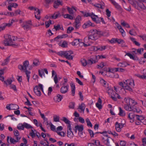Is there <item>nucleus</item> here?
Wrapping results in <instances>:
<instances>
[{
  "label": "nucleus",
  "mask_w": 146,
  "mask_h": 146,
  "mask_svg": "<svg viewBox=\"0 0 146 146\" xmlns=\"http://www.w3.org/2000/svg\"><path fill=\"white\" fill-rule=\"evenodd\" d=\"M124 101L127 103L124 106L125 110L128 111H133L134 112H141L140 109L137 106V102L134 100L128 98H125Z\"/></svg>",
  "instance_id": "obj_1"
},
{
  "label": "nucleus",
  "mask_w": 146,
  "mask_h": 146,
  "mask_svg": "<svg viewBox=\"0 0 146 146\" xmlns=\"http://www.w3.org/2000/svg\"><path fill=\"white\" fill-rule=\"evenodd\" d=\"M100 82L106 88L108 94L113 100L117 101V98L120 99L121 98L118 94L113 91V89L108 88V84L104 79L100 78Z\"/></svg>",
  "instance_id": "obj_2"
},
{
  "label": "nucleus",
  "mask_w": 146,
  "mask_h": 146,
  "mask_svg": "<svg viewBox=\"0 0 146 146\" xmlns=\"http://www.w3.org/2000/svg\"><path fill=\"white\" fill-rule=\"evenodd\" d=\"M119 84L123 88L124 91L126 90L132 91L135 86L134 80L132 79L124 80L123 82H119Z\"/></svg>",
  "instance_id": "obj_3"
},
{
  "label": "nucleus",
  "mask_w": 146,
  "mask_h": 146,
  "mask_svg": "<svg viewBox=\"0 0 146 146\" xmlns=\"http://www.w3.org/2000/svg\"><path fill=\"white\" fill-rule=\"evenodd\" d=\"M108 33L98 31L96 29H91L89 33V36L91 40H96L99 38L100 36H107Z\"/></svg>",
  "instance_id": "obj_4"
},
{
  "label": "nucleus",
  "mask_w": 146,
  "mask_h": 146,
  "mask_svg": "<svg viewBox=\"0 0 146 146\" xmlns=\"http://www.w3.org/2000/svg\"><path fill=\"white\" fill-rule=\"evenodd\" d=\"M4 40L3 41V43L5 46H11L13 47L17 46V44L14 43L16 39L15 36L6 34L4 35Z\"/></svg>",
  "instance_id": "obj_5"
},
{
  "label": "nucleus",
  "mask_w": 146,
  "mask_h": 146,
  "mask_svg": "<svg viewBox=\"0 0 146 146\" xmlns=\"http://www.w3.org/2000/svg\"><path fill=\"white\" fill-rule=\"evenodd\" d=\"M99 57H100L99 56H93L91 57L90 59L88 60H87L84 58H82L81 59L80 62L82 65L84 66H85L86 65L90 66L97 62V58Z\"/></svg>",
  "instance_id": "obj_6"
},
{
  "label": "nucleus",
  "mask_w": 146,
  "mask_h": 146,
  "mask_svg": "<svg viewBox=\"0 0 146 146\" xmlns=\"http://www.w3.org/2000/svg\"><path fill=\"white\" fill-rule=\"evenodd\" d=\"M105 136L106 138H102L103 142L107 146H111L114 143L113 139L110 137H108L107 135H106Z\"/></svg>",
  "instance_id": "obj_7"
},
{
  "label": "nucleus",
  "mask_w": 146,
  "mask_h": 146,
  "mask_svg": "<svg viewBox=\"0 0 146 146\" xmlns=\"http://www.w3.org/2000/svg\"><path fill=\"white\" fill-rule=\"evenodd\" d=\"M29 9L31 10H34L35 11L34 12L35 17L38 20L40 19V12L39 10L37 8L34 7H33L31 6L29 7Z\"/></svg>",
  "instance_id": "obj_8"
},
{
  "label": "nucleus",
  "mask_w": 146,
  "mask_h": 146,
  "mask_svg": "<svg viewBox=\"0 0 146 146\" xmlns=\"http://www.w3.org/2000/svg\"><path fill=\"white\" fill-rule=\"evenodd\" d=\"M33 25L32 23L31 20L26 21L25 24L23 25L22 26L24 30L27 31L30 29Z\"/></svg>",
  "instance_id": "obj_9"
},
{
  "label": "nucleus",
  "mask_w": 146,
  "mask_h": 146,
  "mask_svg": "<svg viewBox=\"0 0 146 146\" xmlns=\"http://www.w3.org/2000/svg\"><path fill=\"white\" fill-rule=\"evenodd\" d=\"M115 129L117 132H120L121 131V129L125 125V123H119L118 122H116L115 124Z\"/></svg>",
  "instance_id": "obj_10"
},
{
  "label": "nucleus",
  "mask_w": 146,
  "mask_h": 146,
  "mask_svg": "<svg viewBox=\"0 0 146 146\" xmlns=\"http://www.w3.org/2000/svg\"><path fill=\"white\" fill-rule=\"evenodd\" d=\"M23 65L20 64L18 66L19 69L22 70H27V67L29 65V63L28 60H26L23 62Z\"/></svg>",
  "instance_id": "obj_11"
},
{
  "label": "nucleus",
  "mask_w": 146,
  "mask_h": 146,
  "mask_svg": "<svg viewBox=\"0 0 146 146\" xmlns=\"http://www.w3.org/2000/svg\"><path fill=\"white\" fill-rule=\"evenodd\" d=\"M63 86L61 88L60 92L62 94H65L68 92L69 86L68 85H66L65 83H63Z\"/></svg>",
  "instance_id": "obj_12"
},
{
  "label": "nucleus",
  "mask_w": 146,
  "mask_h": 146,
  "mask_svg": "<svg viewBox=\"0 0 146 146\" xmlns=\"http://www.w3.org/2000/svg\"><path fill=\"white\" fill-rule=\"evenodd\" d=\"M73 54V51H65L64 57L68 59L72 60L73 56H71V55Z\"/></svg>",
  "instance_id": "obj_13"
},
{
  "label": "nucleus",
  "mask_w": 146,
  "mask_h": 146,
  "mask_svg": "<svg viewBox=\"0 0 146 146\" xmlns=\"http://www.w3.org/2000/svg\"><path fill=\"white\" fill-rule=\"evenodd\" d=\"M67 136L70 138H72L74 136V134L72 131V128L71 125H69L67 126Z\"/></svg>",
  "instance_id": "obj_14"
},
{
  "label": "nucleus",
  "mask_w": 146,
  "mask_h": 146,
  "mask_svg": "<svg viewBox=\"0 0 146 146\" xmlns=\"http://www.w3.org/2000/svg\"><path fill=\"white\" fill-rule=\"evenodd\" d=\"M132 53L133 54H142L143 51V48H139L138 49H133Z\"/></svg>",
  "instance_id": "obj_15"
},
{
  "label": "nucleus",
  "mask_w": 146,
  "mask_h": 146,
  "mask_svg": "<svg viewBox=\"0 0 146 146\" xmlns=\"http://www.w3.org/2000/svg\"><path fill=\"white\" fill-rule=\"evenodd\" d=\"M115 25L119 31L122 36H125V32L124 29L122 28L121 26L117 23H116Z\"/></svg>",
  "instance_id": "obj_16"
},
{
  "label": "nucleus",
  "mask_w": 146,
  "mask_h": 146,
  "mask_svg": "<svg viewBox=\"0 0 146 146\" xmlns=\"http://www.w3.org/2000/svg\"><path fill=\"white\" fill-rule=\"evenodd\" d=\"M90 17L93 21L97 23H99L98 20L99 18L98 15H96L93 13H92Z\"/></svg>",
  "instance_id": "obj_17"
},
{
  "label": "nucleus",
  "mask_w": 146,
  "mask_h": 146,
  "mask_svg": "<svg viewBox=\"0 0 146 146\" xmlns=\"http://www.w3.org/2000/svg\"><path fill=\"white\" fill-rule=\"evenodd\" d=\"M86 107L85 104L83 103H82L80 104H79L78 109L80 112L84 113Z\"/></svg>",
  "instance_id": "obj_18"
},
{
  "label": "nucleus",
  "mask_w": 146,
  "mask_h": 146,
  "mask_svg": "<svg viewBox=\"0 0 146 146\" xmlns=\"http://www.w3.org/2000/svg\"><path fill=\"white\" fill-rule=\"evenodd\" d=\"M135 116V115L133 113H130L128 114L127 118L130 120V122L132 123L134 121Z\"/></svg>",
  "instance_id": "obj_19"
},
{
  "label": "nucleus",
  "mask_w": 146,
  "mask_h": 146,
  "mask_svg": "<svg viewBox=\"0 0 146 146\" xmlns=\"http://www.w3.org/2000/svg\"><path fill=\"white\" fill-rule=\"evenodd\" d=\"M82 40L80 39H75L74 41L72 42V44L73 46L79 44V45L81 44Z\"/></svg>",
  "instance_id": "obj_20"
},
{
  "label": "nucleus",
  "mask_w": 146,
  "mask_h": 146,
  "mask_svg": "<svg viewBox=\"0 0 146 146\" xmlns=\"http://www.w3.org/2000/svg\"><path fill=\"white\" fill-rule=\"evenodd\" d=\"M62 96L59 94H58L54 97V100L56 102H59L62 100Z\"/></svg>",
  "instance_id": "obj_21"
},
{
  "label": "nucleus",
  "mask_w": 146,
  "mask_h": 146,
  "mask_svg": "<svg viewBox=\"0 0 146 146\" xmlns=\"http://www.w3.org/2000/svg\"><path fill=\"white\" fill-rule=\"evenodd\" d=\"M94 6L97 8L103 9L105 7V4L104 2H102L100 4H95Z\"/></svg>",
  "instance_id": "obj_22"
},
{
  "label": "nucleus",
  "mask_w": 146,
  "mask_h": 146,
  "mask_svg": "<svg viewBox=\"0 0 146 146\" xmlns=\"http://www.w3.org/2000/svg\"><path fill=\"white\" fill-rule=\"evenodd\" d=\"M111 3L114 6L115 8L119 11H121L122 8L117 3H116L115 1L113 0Z\"/></svg>",
  "instance_id": "obj_23"
},
{
  "label": "nucleus",
  "mask_w": 146,
  "mask_h": 146,
  "mask_svg": "<svg viewBox=\"0 0 146 146\" xmlns=\"http://www.w3.org/2000/svg\"><path fill=\"white\" fill-rule=\"evenodd\" d=\"M38 86H35L34 88V91L35 94L38 96H40L41 93L40 90L38 89Z\"/></svg>",
  "instance_id": "obj_24"
},
{
  "label": "nucleus",
  "mask_w": 146,
  "mask_h": 146,
  "mask_svg": "<svg viewBox=\"0 0 146 146\" xmlns=\"http://www.w3.org/2000/svg\"><path fill=\"white\" fill-rule=\"evenodd\" d=\"M68 36V35L66 34H63L62 35H60L57 36L56 37L54 38V40L57 41L59 38H66Z\"/></svg>",
  "instance_id": "obj_25"
},
{
  "label": "nucleus",
  "mask_w": 146,
  "mask_h": 146,
  "mask_svg": "<svg viewBox=\"0 0 146 146\" xmlns=\"http://www.w3.org/2000/svg\"><path fill=\"white\" fill-rule=\"evenodd\" d=\"M117 42L118 44H121V46L122 47H124L125 46V41L122 39L117 38Z\"/></svg>",
  "instance_id": "obj_26"
},
{
  "label": "nucleus",
  "mask_w": 146,
  "mask_h": 146,
  "mask_svg": "<svg viewBox=\"0 0 146 146\" xmlns=\"http://www.w3.org/2000/svg\"><path fill=\"white\" fill-rule=\"evenodd\" d=\"M40 64V62L38 59H35L33 60V63L32 65V67L36 66Z\"/></svg>",
  "instance_id": "obj_27"
},
{
  "label": "nucleus",
  "mask_w": 146,
  "mask_h": 146,
  "mask_svg": "<svg viewBox=\"0 0 146 146\" xmlns=\"http://www.w3.org/2000/svg\"><path fill=\"white\" fill-rule=\"evenodd\" d=\"M71 87L72 94V96H74L75 94V87L74 84L73 83H71L70 84Z\"/></svg>",
  "instance_id": "obj_28"
},
{
  "label": "nucleus",
  "mask_w": 146,
  "mask_h": 146,
  "mask_svg": "<svg viewBox=\"0 0 146 146\" xmlns=\"http://www.w3.org/2000/svg\"><path fill=\"white\" fill-rule=\"evenodd\" d=\"M90 26H93V25H92V23L91 22L88 21L83 25V27L84 28H86Z\"/></svg>",
  "instance_id": "obj_29"
},
{
  "label": "nucleus",
  "mask_w": 146,
  "mask_h": 146,
  "mask_svg": "<svg viewBox=\"0 0 146 146\" xmlns=\"http://www.w3.org/2000/svg\"><path fill=\"white\" fill-rule=\"evenodd\" d=\"M10 57V56H9L4 60L3 62L1 65L3 66H5L7 65L9 61Z\"/></svg>",
  "instance_id": "obj_30"
},
{
  "label": "nucleus",
  "mask_w": 146,
  "mask_h": 146,
  "mask_svg": "<svg viewBox=\"0 0 146 146\" xmlns=\"http://www.w3.org/2000/svg\"><path fill=\"white\" fill-rule=\"evenodd\" d=\"M119 113L118 114L122 117L125 116L126 114L125 111L122 110L121 107H119Z\"/></svg>",
  "instance_id": "obj_31"
},
{
  "label": "nucleus",
  "mask_w": 146,
  "mask_h": 146,
  "mask_svg": "<svg viewBox=\"0 0 146 146\" xmlns=\"http://www.w3.org/2000/svg\"><path fill=\"white\" fill-rule=\"evenodd\" d=\"M126 55L129 56L131 59L133 60H138V58L137 56H133V55L130 53H127Z\"/></svg>",
  "instance_id": "obj_32"
},
{
  "label": "nucleus",
  "mask_w": 146,
  "mask_h": 146,
  "mask_svg": "<svg viewBox=\"0 0 146 146\" xmlns=\"http://www.w3.org/2000/svg\"><path fill=\"white\" fill-rule=\"evenodd\" d=\"M15 16L18 15H20L22 16H24L25 15L24 13L19 9H18L15 11Z\"/></svg>",
  "instance_id": "obj_33"
},
{
  "label": "nucleus",
  "mask_w": 146,
  "mask_h": 146,
  "mask_svg": "<svg viewBox=\"0 0 146 146\" xmlns=\"http://www.w3.org/2000/svg\"><path fill=\"white\" fill-rule=\"evenodd\" d=\"M130 39L133 43L136 45L138 46H140V44L136 40V39L135 38L131 37H130Z\"/></svg>",
  "instance_id": "obj_34"
},
{
  "label": "nucleus",
  "mask_w": 146,
  "mask_h": 146,
  "mask_svg": "<svg viewBox=\"0 0 146 146\" xmlns=\"http://www.w3.org/2000/svg\"><path fill=\"white\" fill-rule=\"evenodd\" d=\"M75 128H76L77 130L79 131H83V126L82 125H76L75 126Z\"/></svg>",
  "instance_id": "obj_35"
},
{
  "label": "nucleus",
  "mask_w": 146,
  "mask_h": 146,
  "mask_svg": "<svg viewBox=\"0 0 146 146\" xmlns=\"http://www.w3.org/2000/svg\"><path fill=\"white\" fill-rule=\"evenodd\" d=\"M15 139L14 138H11L10 139L11 143L13 144L15 143L20 140V138L18 137L17 138H15Z\"/></svg>",
  "instance_id": "obj_36"
},
{
  "label": "nucleus",
  "mask_w": 146,
  "mask_h": 146,
  "mask_svg": "<svg viewBox=\"0 0 146 146\" xmlns=\"http://www.w3.org/2000/svg\"><path fill=\"white\" fill-rule=\"evenodd\" d=\"M13 133L14 135L15 138H17V137H18L20 138V139L21 137L19 136V132L17 130H14Z\"/></svg>",
  "instance_id": "obj_37"
},
{
  "label": "nucleus",
  "mask_w": 146,
  "mask_h": 146,
  "mask_svg": "<svg viewBox=\"0 0 146 146\" xmlns=\"http://www.w3.org/2000/svg\"><path fill=\"white\" fill-rule=\"evenodd\" d=\"M62 120L66 123L68 124V125H71L70 124V121L66 118V117H63L62 118Z\"/></svg>",
  "instance_id": "obj_38"
},
{
  "label": "nucleus",
  "mask_w": 146,
  "mask_h": 146,
  "mask_svg": "<svg viewBox=\"0 0 146 146\" xmlns=\"http://www.w3.org/2000/svg\"><path fill=\"white\" fill-rule=\"evenodd\" d=\"M67 9L69 13L70 14H73L74 13V10L75 11H76V10L74 7L70 8L68 7Z\"/></svg>",
  "instance_id": "obj_39"
},
{
  "label": "nucleus",
  "mask_w": 146,
  "mask_h": 146,
  "mask_svg": "<svg viewBox=\"0 0 146 146\" xmlns=\"http://www.w3.org/2000/svg\"><path fill=\"white\" fill-rule=\"evenodd\" d=\"M53 23V22L52 23L51 20H49L48 21H46L45 22V24L46 28L48 27L51 24Z\"/></svg>",
  "instance_id": "obj_40"
},
{
  "label": "nucleus",
  "mask_w": 146,
  "mask_h": 146,
  "mask_svg": "<svg viewBox=\"0 0 146 146\" xmlns=\"http://www.w3.org/2000/svg\"><path fill=\"white\" fill-rule=\"evenodd\" d=\"M23 125L24 126V128L27 129L33 128V127L31 125L25 122H24L23 123Z\"/></svg>",
  "instance_id": "obj_41"
},
{
  "label": "nucleus",
  "mask_w": 146,
  "mask_h": 146,
  "mask_svg": "<svg viewBox=\"0 0 146 146\" xmlns=\"http://www.w3.org/2000/svg\"><path fill=\"white\" fill-rule=\"evenodd\" d=\"M61 1L58 0L55 1L53 6L55 8H58V5L61 4Z\"/></svg>",
  "instance_id": "obj_42"
},
{
  "label": "nucleus",
  "mask_w": 146,
  "mask_h": 146,
  "mask_svg": "<svg viewBox=\"0 0 146 146\" xmlns=\"http://www.w3.org/2000/svg\"><path fill=\"white\" fill-rule=\"evenodd\" d=\"M59 14L60 13L59 12H55L54 14L52 15L51 18L52 19H56L58 17Z\"/></svg>",
  "instance_id": "obj_43"
},
{
  "label": "nucleus",
  "mask_w": 146,
  "mask_h": 146,
  "mask_svg": "<svg viewBox=\"0 0 146 146\" xmlns=\"http://www.w3.org/2000/svg\"><path fill=\"white\" fill-rule=\"evenodd\" d=\"M12 82V80L11 78H8L6 81H4V83L7 85L11 84Z\"/></svg>",
  "instance_id": "obj_44"
},
{
  "label": "nucleus",
  "mask_w": 146,
  "mask_h": 146,
  "mask_svg": "<svg viewBox=\"0 0 146 146\" xmlns=\"http://www.w3.org/2000/svg\"><path fill=\"white\" fill-rule=\"evenodd\" d=\"M64 17L65 18H67L69 19L72 20L73 19V17L72 15L68 14H66L63 15Z\"/></svg>",
  "instance_id": "obj_45"
},
{
  "label": "nucleus",
  "mask_w": 146,
  "mask_h": 146,
  "mask_svg": "<svg viewBox=\"0 0 146 146\" xmlns=\"http://www.w3.org/2000/svg\"><path fill=\"white\" fill-rule=\"evenodd\" d=\"M36 132V131L35 129H32L31 130V132H30V134L32 138H34L35 137Z\"/></svg>",
  "instance_id": "obj_46"
},
{
  "label": "nucleus",
  "mask_w": 146,
  "mask_h": 146,
  "mask_svg": "<svg viewBox=\"0 0 146 146\" xmlns=\"http://www.w3.org/2000/svg\"><path fill=\"white\" fill-rule=\"evenodd\" d=\"M11 110H16L19 108V106L16 104L11 105Z\"/></svg>",
  "instance_id": "obj_47"
},
{
  "label": "nucleus",
  "mask_w": 146,
  "mask_h": 146,
  "mask_svg": "<svg viewBox=\"0 0 146 146\" xmlns=\"http://www.w3.org/2000/svg\"><path fill=\"white\" fill-rule=\"evenodd\" d=\"M62 27V29H61V25L59 24H58L56 26L54 25V28L53 29H55L56 31L59 30L60 29H61V30H63V27Z\"/></svg>",
  "instance_id": "obj_48"
},
{
  "label": "nucleus",
  "mask_w": 146,
  "mask_h": 146,
  "mask_svg": "<svg viewBox=\"0 0 146 146\" xmlns=\"http://www.w3.org/2000/svg\"><path fill=\"white\" fill-rule=\"evenodd\" d=\"M25 71L26 74L27 76V79L28 82H29V80L30 77V74H31V72L27 70H24Z\"/></svg>",
  "instance_id": "obj_49"
},
{
  "label": "nucleus",
  "mask_w": 146,
  "mask_h": 146,
  "mask_svg": "<svg viewBox=\"0 0 146 146\" xmlns=\"http://www.w3.org/2000/svg\"><path fill=\"white\" fill-rule=\"evenodd\" d=\"M114 88L115 90L117 93L120 92L121 90H124L123 88H121L118 86H116V87L114 86Z\"/></svg>",
  "instance_id": "obj_50"
},
{
  "label": "nucleus",
  "mask_w": 146,
  "mask_h": 146,
  "mask_svg": "<svg viewBox=\"0 0 146 146\" xmlns=\"http://www.w3.org/2000/svg\"><path fill=\"white\" fill-rule=\"evenodd\" d=\"M17 128L19 130H23L24 128L23 123V124L21 123H19L17 127Z\"/></svg>",
  "instance_id": "obj_51"
},
{
  "label": "nucleus",
  "mask_w": 146,
  "mask_h": 146,
  "mask_svg": "<svg viewBox=\"0 0 146 146\" xmlns=\"http://www.w3.org/2000/svg\"><path fill=\"white\" fill-rule=\"evenodd\" d=\"M129 33L131 35L135 36L137 34L136 32L133 29L130 30Z\"/></svg>",
  "instance_id": "obj_52"
},
{
  "label": "nucleus",
  "mask_w": 146,
  "mask_h": 146,
  "mask_svg": "<svg viewBox=\"0 0 146 146\" xmlns=\"http://www.w3.org/2000/svg\"><path fill=\"white\" fill-rule=\"evenodd\" d=\"M137 119L139 121L141 122V121L143 120L144 118L141 116H139L137 115H136L135 116Z\"/></svg>",
  "instance_id": "obj_53"
},
{
  "label": "nucleus",
  "mask_w": 146,
  "mask_h": 146,
  "mask_svg": "<svg viewBox=\"0 0 146 146\" xmlns=\"http://www.w3.org/2000/svg\"><path fill=\"white\" fill-rule=\"evenodd\" d=\"M53 80L55 84H57L60 80V79L58 78L57 75H55L54 78Z\"/></svg>",
  "instance_id": "obj_54"
},
{
  "label": "nucleus",
  "mask_w": 146,
  "mask_h": 146,
  "mask_svg": "<svg viewBox=\"0 0 146 146\" xmlns=\"http://www.w3.org/2000/svg\"><path fill=\"white\" fill-rule=\"evenodd\" d=\"M74 26L76 28V29H78L80 25V23L75 22L73 23Z\"/></svg>",
  "instance_id": "obj_55"
},
{
  "label": "nucleus",
  "mask_w": 146,
  "mask_h": 146,
  "mask_svg": "<svg viewBox=\"0 0 146 146\" xmlns=\"http://www.w3.org/2000/svg\"><path fill=\"white\" fill-rule=\"evenodd\" d=\"M105 66L103 62H102L99 64L97 65V67L98 69H101Z\"/></svg>",
  "instance_id": "obj_56"
},
{
  "label": "nucleus",
  "mask_w": 146,
  "mask_h": 146,
  "mask_svg": "<svg viewBox=\"0 0 146 146\" xmlns=\"http://www.w3.org/2000/svg\"><path fill=\"white\" fill-rule=\"evenodd\" d=\"M86 122L87 123V125L88 126H90L91 127H92V124L89 119L87 118L86 119Z\"/></svg>",
  "instance_id": "obj_57"
},
{
  "label": "nucleus",
  "mask_w": 146,
  "mask_h": 146,
  "mask_svg": "<svg viewBox=\"0 0 146 146\" xmlns=\"http://www.w3.org/2000/svg\"><path fill=\"white\" fill-rule=\"evenodd\" d=\"M38 72L39 76L40 77L42 78L43 76H44V70L42 69L41 70H39Z\"/></svg>",
  "instance_id": "obj_58"
},
{
  "label": "nucleus",
  "mask_w": 146,
  "mask_h": 146,
  "mask_svg": "<svg viewBox=\"0 0 146 146\" xmlns=\"http://www.w3.org/2000/svg\"><path fill=\"white\" fill-rule=\"evenodd\" d=\"M59 117L56 115H55L53 117L54 121L55 122L59 121Z\"/></svg>",
  "instance_id": "obj_59"
},
{
  "label": "nucleus",
  "mask_w": 146,
  "mask_h": 146,
  "mask_svg": "<svg viewBox=\"0 0 146 146\" xmlns=\"http://www.w3.org/2000/svg\"><path fill=\"white\" fill-rule=\"evenodd\" d=\"M81 13H82L83 14V15L86 17H87L88 16L90 17L91 15V13H86L84 12L83 11H81Z\"/></svg>",
  "instance_id": "obj_60"
},
{
  "label": "nucleus",
  "mask_w": 146,
  "mask_h": 146,
  "mask_svg": "<svg viewBox=\"0 0 146 146\" xmlns=\"http://www.w3.org/2000/svg\"><path fill=\"white\" fill-rule=\"evenodd\" d=\"M106 15L108 16V18L110 17L111 16V12L109 11L108 9H107L106 10Z\"/></svg>",
  "instance_id": "obj_61"
},
{
  "label": "nucleus",
  "mask_w": 146,
  "mask_h": 146,
  "mask_svg": "<svg viewBox=\"0 0 146 146\" xmlns=\"http://www.w3.org/2000/svg\"><path fill=\"white\" fill-rule=\"evenodd\" d=\"M65 51H61L57 53V54L58 55L62 56H64Z\"/></svg>",
  "instance_id": "obj_62"
},
{
  "label": "nucleus",
  "mask_w": 146,
  "mask_h": 146,
  "mask_svg": "<svg viewBox=\"0 0 146 146\" xmlns=\"http://www.w3.org/2000/svg\"><path fill=\"white\" fill-rule=\"evenodd\" d=\"M75 103L74 102H70L69 104V107L70 108L74 109V108Z\"/></svg>",
  "instance_id": "obj_63"
},
{
  "label": "nucleus",
  "mask_w": 146,
  "mask_h": 146,
  "mask_svg": "<svg viewBox=\"0 0 146 146\" xmlns=\"http://www.w3.org/2000/svg\"><path fill=\"white\" fill-rule=\"evenodd\" d=\"M143 40H146V35L144 34L139 36Z\"/></svg>",
  "instance_id": "obj_64"
}]
</instances>
